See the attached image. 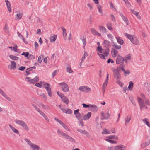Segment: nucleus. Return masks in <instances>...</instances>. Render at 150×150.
<instances>
[{
    "mask_svg": "<svg viewBox=\"0 0 150 150\" xmlns=\"http://www.w3.org/2000/svg\"><path fill=\"white\" fill-rule=\"evenodd\" d=\"M66 139H68L71 142H72L74 143H75L76 142V141L74 139L68 135Z\"/></svg>",
    "mask_w": 150,
    "mask_h": 150,
    "instance_id": "nucleus-38",
    "label": "nucleus"
},
{
    "mask_svg": "<svg viewBox=\"0 0 150 150\" xmlns=\"http://www.w3.org/2000/svg\"><path fill=\"white\" fill-rule=\"evenodd\" d=\"M80 39L82 41L83 44V47L84 48L86 43V37L85 36H83V38H81Z\"/></svg>",
    "mask_w": 150,
    "mask_h": 150,
    "instance_id": "nucleus-26",
    "label": "nucleus"
},
{
    "mask_svg": "<svg viewBox=\"0 0 150 150\" xmlns=\"http://www.w3.org/2000/svg\"><path fill=\"white\" fill-rule=\"evenodd\" d=\"M61 29L63 31V35L64 37H66L67 36V34L66 33V29L63 27H61Z\"/></svg>",
    "mask_w": 150,
    "mask_h": 150,
    "instance_id": "nucleus-36",
    "label": "nucleus"
},
{
    "mask_svg": "<svg viewBox=\"0 0 150 150\" xmlns=\"http://www.w3.org/2000/svg\"><path fill=\"white\" fill-rule=\"evenodd\" d=\"M39 106L45 110L48 109L49 108V106L46 104H39Z\"/></svg>",
    "mask_w": 150,
    "mask_h": 150,
    "instance_id": "nucleus-13",
    "label": "nucleus"
},
{
    "mask_svg": "<svg viewBox=\"0 0 150 150\" xmlns=\"http://www.w3.org/2000/svg\"><path fill=\"white\" fill-rule=\"evenodd\" d=\"M30 147L33 150H38L40 149L39 146L34 143H33L30 146Z\"/></svg>",
    "mask_w": 150,
    "mask_h": 150,
    "instance_id": "nucleus-21",
    "label": "nucleus"
},
{
    "mask_svg": "<svg viewBox=\"0 0 150 150\" xmlns=\"http://www.w3.org/2000/svg\"><path fill=\"white\" fill-rule=\"evenodd\" d=\"M97 54L99 56V57L100 58L103 59H105V57L103 54H100L98 52L97 53Z\"/></svg>",
    "mask_w": 150,
    "mask_h": 150,
    "instance_id": "nucleus-59",
    "label": "nucleus"
},
{
    "mask_svg": "<svg viewBox=\"0 0 150 150\" xmlns=\"http://www.w3.org/2000/svg\"><path fill=\"white\" fill-rule=\"evenodd\" d=\"M131 120V117L130 115H128L125 119V124H127Z\"/></svg>",
    "mask_w": 150,
    "mask_h": 150,
    "instance_id": "nucleus-44",
    "label": "nucleus"
},
{
    "mask_svg": "<svg viewBox=\"0 0 150 150\" xmlns=\"http://www.w3.org/2000/svg\"><path fill=\"white\" fill-rule=\"evenodd\" d=\"M149 144L150 142H146L142 144L141 145V146L142 148L143 149L148 145Z\"/></svg>",
    "mask_w": 150,
    "mask_h": 150,
    "instance_id": "nucleus-31",
    "label": "nucleus"
},
{
    "mask_svg": "<svg viewBox=\"0 0 150 150\" xmlns=\"http://www.w3.org/2000/svg\"><path fill=\"white\" fill-rule=\"evenodd\" d=\"M0 93L6 99L10 101H11V99L10 97H8L5 92L1 89L0 88Z\"/></svg>",
    "mask_w": 150,
    "mask_h": 150,
    "instance_id": "nucleus-7",
    "label": "nucleus"
},
{
    "mask_svg": "<svg viewBox=\"0 0 150 150\" xmlns=\"http://www.w3.org/2000/svg\"><path fill=\"white\" fill-rule=\"evenodd\" d=\"M23 15V14L22 13H18L16 15V18L17 20H19L21 19Z\"/></svg>",
    "mask_w": 150,
    "mask_h": 150,
    "instance_id": "nucleus-33",
    "label": "nucleus"
},
{
    "mask_svg": "<svg viewBox=\"0 0 150 150\" xmlns=\"http://www.w3.org/2000/svg\"><path fill=\"white\" fill-rule=\"evenodd\" d=\"M142 121L146 125L149 127H150V124L148 121L147 118H145L143 119Z\"/></svg>",
    "mask_w": 150,
    "mask_h": 150,
    "instance_id": "nucleus-35",
    "label": "nucleus"
},
{
    "mask_svg": "<svg viewBox=\"0 0 150 150\" xmlns=\"http://www.w3.org/2000/svg\"><path fill=\"white\" fill-rule=\"evenodd\" d=\"M14 121L16 124L21 126L25 130L27 131L29 130V129L28 126L24 121L18 119H15Z\"/></svg>",
    "mask_w": 150,
    "mask_h": 150,
    "instance_id": "nucleus-1",
    "label": "nucleus"
},
{
    "mask_svg": "<svg viewBox=\"0 0 150 150\" xmlns=\"http://www.w3.org/2000/svg\"><path fill=\"white\" fill-rule=\"evenodd\" d=\"M32 105L36 110H37L39 113H40V112L42 111L38 107L34 104H32Z\"/></svg>",
    "mask_w": 150,
    "mask_h": 150,
    "instance_id": "nucleus-53",
    "label": "nucleus"
},
{
    "mask_svg": "<svg viewBox=\"0 0 150 150\" xmlns=\"http://www.w3.org/2000/svg\"><path fill=\"white\" fill-rule=\"evenodd\" d=\"M97 8L98 9L99 12L100 14L103 13V11L102 9V7L100 5H98L97 7Z\"/></svg>",
    "mask_w": 150,
    "mask_h": 150,
    "instance_id": "nucleus-63",
    "label": "nucleus"
},
{
    "mask_svg": "<svg viewBox=\"0 0 150 150\" xmlns=\"http://www.w3.org/2000/svg\"><path fill=\"white\" fill-rule=\"evenodd\" d=\"M42 82L40 81L39 83H37L35 85V86L38 87L40 88H41L42 87Z\"/></svg>",
    "mask_w": 150,
    "mask_h": 150,
    "instance_id": "nucleus-61",
    "label": "nucleus"
},
{
    "mask_svg": "<svg viewBox=\"0 0 150 150\" xmlns=\"http://www.w3.org/2000/svg\"><path fill=\"white\" fill-rule=\"evenodd\" d=\"M122 71L124 72L125 75L126 76V74H127L128 75L130 73V71L129 70H127L126 71L125 70L124 68H122Z\"/></svg>",
    "mask_w": 150,
    "mask_h": 150,
    "instance_id": "nucleus-49",
    "label": "nucleus"
},
{
    "mask_svg": "<svg viewBox=\"0 0 150 150\" xmlns=\"http://www.w3.org/2000/svg\"><path fill=\"white\" fill-rule=\"evenodd\" d=\"M102 133L103 134H110V132L108 131L106 129H104Z\"/></svg>",
    "mask_w": 150,
    "mask_h": 150,
    "instance_id": "nucleus-43",
    "label": "nucleus"
},
{
    "mask_svg": "<svg viewBox=\"0 0 150 150\" xmlns=\"http://www.w3.org/2000/svg\"><path fill=\"white\" fill-rule=\"evenodd\" d=\"M59 108L60 109L64 112L66 110V109H65L64 106L63 105H59Z\"/></svg>",
    "mask_w": 150,
    "mask_h": 150,
    "instance_id": "nucleus-60",
    "label": "nucleus"
},
{
    "mask_svg": "<svg viewBox=\"0 0 150 150\" xmlns=\"http://www.w3.org/2000/svg\"><path fill=\"white\" fill-rule=\"evenodd\" d=\"M73 112L72 111L71 109H68L65 110L64 112L66 114H71Z\"/></svg>",
    "mask_w": 150,
    "mask_h": 150,
    "instance_id": "nucleus-56",
    "label": "nucleus"
},
{
    "mask_svg": "<svg viewBox=\"0 0 150 150\" xmlns=\"http://www.w3.org/2000/svg\"><path fill=\"white\" fill-rule=\"evenodd\" d=\"M109 49L108 48L106 49L103 52V54L106 56H107L109 54Z\"/></svg>",
    "mask_w": 150,
    "mask_h": 150,
    "instance_id": "nucleus-55",
    "label": "nucleus"
},
{
    "mask_svg": "<svg viewBox=\"0 0 150 150\" xmlns=\"http://www.w3.org/2000/svg\"><path fill=\"white\" fill-rule=\"evenodd\" d=\"M44 118V119L46 120L48 122H49V120L48 118L47 117L46 115L42 111L39 113Z\"/></svg>",
    "mask_w": 150,
    "mask_h": 150,
    "instance_id": "nucleus-27",
    "label": "nucleus"
},
{
    "mask_svg": "<svg viewBox=\"0 0 150 150\" xmlns=\"http://www.w3.org/2000/svg\"><path fill=\"white\" fill-rule=\"evenodd\" d=\"M124 35L133 44L137 45L139 43V41L137 38L134 39V38L132 35L131 34H128L127 33H125Z\"/></svg>",
    "mask_w": 150,
    "mask_h": 150,
    "instance_id": "nucleus-2",
    "label": "nucleus"
},
{
    "mask_svg": "<svg viewBox=\"0 0 150 150\" xmlns=\"http://www.w3.org/2000/svg\"><path fill=\"white\" fill-rule=\"evenodd\" d=\"M24 140L28 143V144L30 146L33 143L27 138L25 139H24Z\"/></svg>",
    "mask_w": 150,
    "mask_h": 150,
    "instance_id": "nucleus-58",
    "label": "nucleus"
},
{
    "mask_svg": "<svg viewBox=\"0 0 150 150\" xmlns=\"http://www.w3.org/2000/svg\"><path fill=\"white\" fill-rule=\"evenodd\" d=\"M102 117L101 119L103 120L104 119H108L110 117V115L108 112L107 113H105L103 111L101 112V113Z\"/></svg>",
    "mask_w": 150,
    "mask_h": 150,
    "instance_id": "nucleus-9",
    "label": "nucleus"
},
{
    "mask_svg": "<svg viewBox=\"0 0 150 150\" xmlns=\"http://www.w3.org/2000/svg\"><path fill=\"white\" fill-rule=\"evenodd\" d=\"M32 105L36 110H37L39 113H40V112L42 111L38 107L34 104H32Z\"/></svg>",
    "mask_w": 150,
    "mask_h": 150,
    "instance_id": "nucleus-52",
    "label": "nucleus"
},
{
    "mask_svg": "<svg viewBox=\"0 0 150 150\" xmlns=\"http://www.w3.org/2000/svg\"><path fill=\"white\" fill-rule=\"evenodd\" d=\"M90 110L93 112H97L98 110L97 107L94 105H90Z\"/></svg>",
    "mask_w": 150,
    "mask_h": 150,
    "instance_id": "nucleus-8",
    "label": "nucleus"
},
{
    "mask_svg": "<svg viewBox=\"0 0 150 150\" xmlns=\"http://www.w3.org/2000/svg\"><path fill=\"white\" fill-rule=\"evenodd\" d=\"M98 28L100 32L103 33H106L107 32V30L105 27L99 25Z\"/></svg>",
    "mask_w": 150,
    "mask_h": 150,
    "instance_id": "nucleus-15",
    "label": "nucleus"
},
{
    "mask_svg": "<svg viewBox=\"0 0 150 150\" xmlns=\"http://www.w3.org/2000/svg\"><path fill=\"white\" fill-rule=\"evenodd\" d=\"M103 44L105 47L108 48L110 45V42L108 40H105L103 42Z\"/></svg>",
    "mask_w": 150,
    "mask_h": 150,
    "instance_id": "nucleus-18",
    "label": "nucleus"
},
{
    "mask_svg": "<svg viewBox=\"0 0 150 150\" xmlns=\"http://www.w3.org/2000/svg\"><path fill=\"white\" fill-rule=\"evenodd\" d=\"M75 117L78 120H80L81 119V115L80 113H77L75 115Z\"/></svg>",
    "mask_w": 150,
    "mask_h": 150,
    "instance_id": "nucleus-57",
    "label": "nucleus"
},
{
    "mask_svg": "<svg viewBox=\"0 0 150 150\" xmlns=\"http://www.w3.org/2000/svg\"><path fill=\"white\" fill-rule=\"evenodd\" d=\"M11 68L13 69H14L16 67V63L14 61H11Z\"/></svg>",
    "mask_w": 150,
    "mask_h": 150,
    "instance_id": "nucleus-34",
    "label": "nucleus"
},
{
    "mask_svg": "<svg viewBox=\"0 0 150 150\" xmlns=\"http://www.w3.org/2000/svg\"><path fill=\"white\" fill-rule=\"evenodd\" d=\"M120 80H117V83L119 84L120 87H122L123 86L124 84L123 83L121 82Z\"/></svg>",
    "mask_w": 150,
    "mask_h": 150,
    "instance_id": "nucleus-62",
    "label": "nucleus"
},
{
    "mask_svg": "<svg viewBox=\"0 0 150 150\" xmlns=\"http://www.w3.org/2000/svg\"><path fill=\"white\" fill-rule=\"evenodd\" d=\"M91 113L88 112L87 114L85 115L83 117V119L85 120H86L89 119L91 115Z\"/></svg>",
    "mask_w": 150,
    "mask_h": 150,
    "instance_id": "nucleus-22",
    "label": "nucleus"
},
{
    "mask_svg": "<svg viewBox=\"0 0 150 150\" xmlns=\"http://www.w3.org/2000/svg\"><path fill=\"white\" fill-rule=\"evenodd\" d=\"M9 57L11 59L13 60H18L19 59L18 57L13 55H10L9 56Z\"/></svg>",
    "mask_w": 150,
    "mask_h": 150,
    "instance_id": "nucleus-39",
    "label": "nucleus"
},
{
    "mask_svg": "<svg viewBox=\"0 0 150 150\" xmlns=\"http://www.w3.org/2000/svg\"><path fill=\"white\" fill-rule=\"evenodd\" d=\"M139 106L141 109L142 110L144 108H147V107L145 104H140Z\"/></svg>",
    "mask_w": 150,
    "mask_h": 150,
    "instance_id": "nucleus-54",
    "label": "nucleus"
},
{
    "mask_svg": "<svg viewBox=\"0 0 150 150\" xmlns=\"http://www.w3.org/2000/svg\"><path fill=\"white\" fill-rule=\"evenodd\" d=\"M77 130L80 133L85 135L86 136H88L89 133L86 130L81 129H78Z\"/></svg>",
    "mask_w": 150,
    "mask_h": 150,
    "instance_id": "nucleus-24",
    "label": "nucleus"
},
{
    "mask_svg": "<svg viewBox=\"0 0 150 150\" xmlns=\"http://www.w3.org/2000/svg\"><path fill=\"white\" fill-rule=\"evenodd\" d=\"M125 146L122 145H118L115 146V150H125Z\"/></svg>",
    "mask_w": 150,
    "mask_h": 150,
    "instance_id": "nucleus-11",
    "label": "nucleus"
},
{
    "mask_svg": "<svg viewBox=\"0 0 150 150\" xmlns=\"http://www.w3.org/2000/svg\"><path fill=\"white\" fill-rule=\"evenodd\" d=\"M88 54L86 52H85L84 54H83L82 58H81V63H82L84 61L85 58L88 56Z\"/></svg>",
    "mask_w": 150,
    "mask_h": 150,
    "instance_id": "nucleus-28",
    "label": "nucleus"
},
{
    "mask_svg": "<svg viewBox=\"0 0 150 150\" xmlns=\"http://www.w3.org/2000/svg\"><path fill=\"white\" fill-rule=\"evenodd\" d=\"M124 62V58L122 56L119 54L117 55L116 59V62L117 64H123Z\"/></svg>",
    "mask_w": 150,
    "mask_h": 150,
    "instance_id": "nucleus-6",
    "label": "nucleus"
},
{
    "mask_svg": "<svg viewBox=\"0 0 150 150\" xmlns=\"http://www.w3.org/2000/svg\"><path fill=\"white\" fill-rule=\"evenodd\" d=\"M113 70V75L114 78L117 80H120L121 75L119 71H118L115 68Z\"/></svg>",
    "mask_w": 150,
    "mask_h": 150,
    "instance_id": "nucleus-5",
    "label": "nucleus"
},
{
    "mask_svg": "<svg viewBox=\"0 0 150 150\" xmlns=\"http://www.w3.org/2000/svg\"><path fill=\"white\" fill-rule=\"evenodd\" d=\"M108 29L110 31H112L113 30L112 27V25L111 23H108L107 25Z\"/></svg>",
    "mask_w": 150,
    "mask_h": 150,
    "instance_id": "nucleus-32",
    "label": "nucleus"
},
{
    "mask_svg": "<svg viewBox=\"0 0 150 150\" xmlns=\"http://www.w3.org/2000/svg\"><path fill=\"white\" fill-rule=\"evenodd\" d=\"M107 138L109 139H113L116 140H118V137L115 135H110Z\"/></svg>",
    "mask_w": 150,
    "mask_h": 150,
    "instance_id": "nucleus-40",
    "label": "nucleus"
},
{
    "mask_svg": "<svg viewBox=\"0 0 150 150\" xmlns=\"http://www.w3.org/2000/svg\"><path fill=\"white\" fill-rule=\"evenodd\" d=\"M62 90L64 92H67L69 91L68 85L64 82H62L58 84Z\"/></svg>",
    "mask_w": 150,
    "mask_h": 150,
    "instance_id": "nucleus-3",
    "label": "nucleus"
},
{
    "mask_svg": "<svg viewBox=\"0 0 150 150\" xmlns=\"http://www.w3.org/2000/svg\"><path fill=\"white\" fill-rule=\"evenodd\" d=\"M67 131H69L70 130L67 126L63 123V122L60 124Z\"/></svg>",
    "mask_w": 150,
    "mask_h": 150,
    "instance_id": "nucleus-47",
    "label": "nucleus"
},
{
    "mask_svg": "<svg viewBox=\"0 0 150 150\" xmlns=\"http://www.w3.org/2000/svg\"><path fill=\"white\" fill-rule=\"evenodd\" d=\"M32 105L36 110H37L39 113H40V112L42 111L38 107L34 104H32Z\"/></svg>",
    "mask_w": 150,
    "mask_h": 150,
    "instance_id": "nucleus-50",
    "label": "nucleus"
},
{
    "mask_svg": "<svg viewBox=\"0 0 150 150\" xmlns=\"http://www.w3.org/2000/svg\"><path fill=\"white\" fill-rule=\"evenodd\" d=\"M105 140L110 143L117 144V142L116 141L109 139H106Z\"/></svg>",
    "mask_w": 150,
    "mask_h": 150,
    "instance_id": "nucleus-48",
    "label": "nucleus"
},
{
    "mask_svg": "<svg viewBox=\"0 0 150 150\" xmlns=\"http://www.w3.org/2000/svg\"><path fill=\"white\" fill-rule=\"evenodd\" d=\"M140 96L142 99L143 102L145 101H146V103H150L149 102V100L146 99L145 96L144 94L141 93L140 94Z\"/></svg>",
    "mask_w": 150,
    "mask_h": 150,
    "instance_id": "nucleus-29",
    "label": "nucleus"
},
{
    "mask_svg": "<svg viewBox=\"0 0 150 150\" xmlns=\"http://www.w3.org/2000/svg\"><path fill=\"white\" fill-rule=\"evenodd\" d=\"M91 31L92 34L94 35L98 36L100 37L101 36V34L94 28H91Z\"/></svg>",
    "mask_w": 150,
    "mask_h": 150,
    "instance_id": "nucleus-12",
    "label": "nucleus"
},
{
    "mask_svg": "<svg viewBox=\"0 0 150 150\" xmlns=\"http://www.w3.org/2000/svg\"><path fill=\"white\" fill-rule=\"evenodd\" d=\"M32 105L36 110H37L39 113H40V112L42 111L38 107L34 104H32Z\"/></svg>",
    "mask_w": 150,
    "mask_h": 150,
    "instance_id": "nucleus-51",
    "label": "nucleus"
},
{
    "mask_svg": "<svg viewBox=\"0 0 150 150\" xmlns=\"http://www.w3.org/2000/svg\"><path fill=\"white\" fill-rule=\"evenodd\" d=\"M6 3L8 10L10 12H11V4L10 2L8 0H6L5 1Z\"/></svg>",
    "mask_w": 150,
    "mask_h": 150,
    "instance_id": "nucleus-20",
    "label": "nucleus"
},
{
    "mask_svg": "<svg viewBox=\"0 0 150 150\" xmlns=\"http://www.w3.org/2000/svg\"><path fill=\"white\" fill-rule=\"evenodd\" d=\"M57 39V35H53L50 37V40L51 42L55 41Z\"/></svg>",
    "mask_w": 150,
    "mask_h": 150,
    "instance_id": "nucleus-42",
    "label": "nucleus"
},
{
    "mask_svg": "<svg viewBox=\"0 0 150 150\" xmlns=\"http://www.w3.org/2000/svg\"><path fill=\"white\" fill-rule=\"evenodd\" d=\"M118 53L117 50L114 49H112L111 50V53L113 57L115 58L117 55Z\"/></svg>",
    "mask_w": 150,
    "mask_h": 150,
    "instance_id": "nucleus-19",
    "label": "nucleus"
},
{
    "mask_svg": "<svg viewBox=\"0 0 150 150\" xmlns=\"http://www.w3.org/2000/svg\"><path fill=\"white\" fill-rule=\"evenodd\" d=\"M43 58L44 56L43 55H41L39 56L38 59V62L39 63H41Z\"/></svg>",
    "mask_w": 150,
    "mask_h": 150,
    "instance_id": "nucleus-46",
    "label": "nucleus"
},
{
    "mask_svg": "<svg viewBox=\"0 0 150 150\" xmlns=\"http://www.w3.org/2000/svg\"><path fill=\"white\" fill-rule=\"evenodd\" d=\"M67 72L69 73H71L73 72V71L72 69L71 66L68 67L66 69Z\"/></svg>",
    "mask_w": 150,
    "mask_h": 150,
    "instance_id": "nucleus-41",
    "label": "nucleus"
},
{
    "mask_svg": "<svg viewBox=\"0 0 150 150\" xmlns=\"http://www.w3.org/2000/svg\"><path fill=\"white\" fill-rule=\"evenodd\" d=\"M115 38L117 40V42L119 44L122 45L124 44V40L121 38L119 37H116Z\"/></svg>",
    "mask_w": 150,
    "mask_h": 150,
    "instance_id": "nucleus-17",
    "label": "nucleus"
},
{
    "mask_svg": "<svg viewBox=\"0 0 150 150\" xmlns=\"http://www.w3.org/2000/svg\"><path fill=\"white\" fill-rule=\"evenodd\" d=\"M57 132L58 135L65 138H66L68 135L67 134L64 132L62 131L59 129L57 131Z\"/></svg>",
    "mask_w": 150,
    "mask_h": 150,
    "instance_id": "nucleus-10",
    "label": "nucleus"
},
{
    "mask_svg": "<svg viewBox=\"0 0 150 150\" xmlns=\"http://www.w3.org/2000/svg\"><path fill=\"white\" fill-rule=\"evenodd\" d=\"M133 87V83L132 81H130L129 82V85L128 88L130 90H132Z\"/></svg>",
    "mask_w": 150,
    "mask_h": 150,
    "instance_id": "nucleus-37",
    "label": "nucleus"
},
{
    "mask_svg": "<svg viewBox=\"0 0 150 150\" xmlns=\"http://www.w3.org/2000/svg\"><path fill=\"white\" fill-rule=\"evenodd\" d=\"M9 126L11 129L12 130L14 133L18 134H19V132L17 129L10 124L9 125Z\"/></svg>",
    "mask_w": 150,
    "mask_h": 150,
    "instance_id": "nucleus-25",
    "label": "nucleus"
},
{
    "mask_svg": "<svg viewBox=\"0 0 150 150\" xmlns=\"http://www.w3.org/2000/svg\"><path fill=\"white\" fill-rule=\"evenodd\" d=\"M79 89L82 92L86 93H88L91 91V88L87 86H80L79 87Z\"/></svg>",
    "mask_w": 150,
    "mask_h": 150,
    "instance_id": "nucleus-4",
    "label": "nucleus"
},
{
    "mask_svg": "<svg viewBox=\"0 0 150 150\" xmlns=\"http://www.w3.org/2000/svg\"><path fill=\"white\" fill-rule=\"evenodd\" d=\"M42 83L43 84V86L45 88L46 87L50 86V85L47 83L43 82H42Z\"/></svg>",
    "mask_w": 150,
    "mask_h": 150,
    "instance_id": "nucleus-64",
    "label": "nucleus"
},
{
    "mask_svg": "<svg viewBox=\"0 0 150 150\" xmlns=\"http://www.w3.org/2000/svg\"><path fill=\"white\" fill-rule=\"evenodd\" d=\"M61 99L65 103H68L69 102V99L68 98L64 95L61 98Z\"/></svg>",
    "mask_w": 150,
    "mask_h": 150,
    "instance_id": "nucleus-30",
    "label": "nucleus"
},
{
    "mask_svg": "<svg viewBox=\"0 0 150 150\" xmlns=\"http://www.w3.org/2000/svg\"><path fill=\"white\" fill-rule=\"evenodd\" d=\"M113 47L117 50L120 49L121 48V45H118L117 44L114 43L112 45Z\"/></svg>",
    "mask_w": 150,
    "mask_h": 150,
    "instance_id": "nucleus-45",
    "label": "nucleus"
},
{
    "mask_svg": "<svg viewBox=\"0 0 150 150\" xmlns=\"http://www.w3.org/2000/svg\"><path fill=\"white\" fill-rule=\"evenodd\" d=\"M131 57V56L130 54L125 55L124 58V61H125V63H127L128 61L130 60Z\"/></svg>",
    "mask_w": 150,
    "mask_h": 150,
    "instance_id": "nucleus-16",
    "label": "nucleus"
},
{
    "mask_svg": "<svg viewBox=\"0 0 150 150\" xmlns=\"http://www.w3.org/2000/svg\"><path fill=\"white\" fill-rule=\"evenodd\" d=\"M39 78L38 76H35L34 78L31 79L30 83L34 84L35 83H37L39 80Z\"/></svg>",
    "mask_w": 150,
    "mask_h": 150,
    "instance_id": "nucleus-23",
    "label": "nucleus"
},
{
    "mask_svg": "<svg viewBox=\"0 0 150 150\" xmlns=\"http://www.w3.org/2000/svg\"><path fill=\"white\" fill-rule=\"evenodd\" d=\"M120 15L121 16V17L122 18L123 20L125 23L127 25H128L129 24V22L127 18L125 17L123 15V14L122 13H120Z\"/></svg>",
    "mask_w": 150,
    "mask_h": 150,
    "instance_id": "nucleus-14",
    "label": "nucleus"
}]
</instances>
